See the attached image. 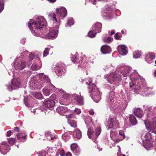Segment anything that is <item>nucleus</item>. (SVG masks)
<instances>
[{"label": "nucleus", "mask_w": 156, "mask_h": 156, "mask_svg": "<svg viewBox=\"0 0 156 156\" xmlns=\"http://www.w3.org/2000/svg\"><path fill=\"white\" fill-rule=\"evenodd\" d=\"M46 23L45 20L43 17H40L32 23L28 22V26L32 33L38 36L44 33H42V31L44 27H45Z\"/></svg>", "instance_id": "1"}, {"label": "nucleus", "mask_w": 156, "mask_h": 156, "mask_svg": "<svg viewBox=\"0 0 156 156\" xmlns=\"http://www.w3.org/2000/svg\"><path fill=\"white\" fill-rule=\"evenodd\" d=\"M82 83L85 82L86 84L89 85V92L90 94L92 93L90 95V97L96 102H98L101 98V93L98 90L96 85L93 83H92V80L91 78L86 79L85 80H82Z\"/></svg>", "instance_id": "2"}, {"label": "nucleus", "mask_w": 156, "mask_h": 156, "mask_svg": "<svg viewBox=\"0 0 156 156\" xmlns=\"http://www.w3.org/2000/svg\"><path fill=\"white\" fill-rule=\"evenodd\" d=\"M121 75L114 73L108 74L105 76V78L107 79L108 82L111 84L114 83L115 85L117 82L121 80Z\"/></svg>", "instance_id": "3"}, {"label": "nucleus", "mask_w": 156, "mask_h": 156, "mask_svg": "<svg viewBox=\"0 0 156 156\" xmlns=\"http://www.w3.org/2000/svg\"><path fill=\"white\" fill-rule=\"evenodd\" d=\"M144 123L147 130L149 132L156 134V124L153 123H151L149 122L147 124V122L144 121Z\"/></svg>", "instance_id": "4"}, {"label": "nucleus", "mask_w": 156, "mask_h": 156, "mask_svg": "<svg viewBox=\"0 0 156 156\" xmlns=\"http://www.w3.org/2000/svg\"><path fill=\"white\" fill-rule=\"evenodd\" d=\"M58 31L55 29L51 30L45 35V37L48 39L55 38L57 36Z\"/></svg>", "instance_id": "5"}, {"label": "nucleus", "mask_w": 156, "mask_h": 156, "mask_svg": "<svg viewBox=\"0 0 156 156\" xmlns=\"http://www.w3.org/2000/svg\"><path fill=\"white\" fill-rule=\"evenodd\" d=\"M56 10L57 15L58 16H61V17H64L66 16L67 15V10L64 7L57 8L56 9Z\"/></svg>", "instance_id": "6"}, {"label": "nucleus", "mask_w": 156, "mask_h": 156, "mask_svg": "<svg viewBox=\"0 0 156 156\" xmlns=\"http://www.w3.org/2000/svg\"><path fill=\"white\" fill-rule=\"evenodd\" d=\"M74 98L78 105H83V98L80 95H75L74 97Z\"/></svg>", "instance_id": "7"}, {"label": "nucleus", "mask_w": 156, "mask_h": 156, "mask_svg": "<svg viewBox=\"0 0 156 156\" xmlns=\"http://www.w3.org/2000/svg\"><path fill=\"white\" fill-rule=\"evenodd\" d=\"M144 80L143 78H140L136 79L134 80L135 88L137 90H139L142 87V83Z\"/></svg>", "instance_id": "8"}, {"label": "nucleus", "mask_w": 156, "mask_h": 156, "mask_svg": "<svg viewBox=\"0 0 156 156\" xmlns=\"http://www.w3.org/2000/svg\"><path fill=\"white\" fill-rule=\"evenodd\" d=\"M102 24L100 22H97L94 24L92 26V29L94 31L97 33L101 31Z\"/></svg>", "instance_id": "9"}, {"label": "nucleus", "mask_w": 156, "mask_h": 156, "mask_svg": "<svg viewBox=\"0 0 156 156\" xmlns=\"http://www.w3.org/2000/svg\"><path fill=\"white\" fill-rule=\"evenodd\" d=\"M20 82L17 80L15 79L12 82V84L10 85L11 89H9V90H12L13 89H16V88H19L20 85Z\"/></svg>", "instance_id": "10"}, {"label": "nucleus", "mask_w": 156, "mask_h": 156, "mask_svg": "<svg viewBox=\"0 0 156 156\" xmlns=\"http://www.w3.org/2000/svg\"><path fill=\"white\" fill-rule=\"evenodd\" d=\"M118 51L121 55H125L127 53V48L125 45L119 46L118 48Z\"/></svg>", "instance_id": "11"}, {"label": "nucleus", "mask_w": 156, "mask_h": 156, "mask_svg": "<svg viewBox=\"0 0 156 156\" xmlns=\"http://www.w3.org/2000/svg\"><path fill=\"white\" fill-rule=\"evenodd\" d=\"M44 104L45 106L48 108H52L55 105V101L51 99L45 100L44 101Z\"/></svg>", "instance_id": "12"}, {"label": "nucleus", "mask_w": 156, "mask_h": 156, "mask_svg": "<svg viewBox=\"0 0 156 156\" xmlns=\"http://www.w3.org/2000/svg\"><path fill=\"white\" fill-rule=\"evenodd\" d=\"M101 51L103 54H106L110 53L111 48L109 46L106 45H104L101 47Z\"/></svg>", "instance_id": "13"}, {"label": "nucleus", "mask_w": 156, "mask_h": 156, "mask_svg": "<svg viewBox=\"0 0 156 156\" xmlns=\"http://www.w3.org/2000/svg\"><path fill=\"white\" fill-rule=\"evenodd\" d=\"M153 142L152 140H146L143 144V146L145 148L148 150L149 148L152 147Z\"/></svg>", "instance_id": "14"}, {"label": "nucleus", "mask_w": 156, "mask_h": 156, "mask_svg": "<svg viewBox=\"0 0 156 156\" xmlns=\"http://www.w3.org/2000/svg\"><path fill=\"white\" fill-rule=\"evenodd\" d=\"M134 113L135 115L138 118H141L143 115V110L139 108L134 111Z\"/></svg>", "instance_id": "15"}, {"label": "nucleus", "mask_w": 156, "mask_h": 156, "mask_svg": "<svg viewBox=\"0 0 156 156\" xmlns=\"http://www.w3.org/2000/svg\"><path fill=\"white\" fill-rule=\"evenodd\" d=\"M129 119L132 125H135L137 123L136 118L133 115H129Z\"/></svg>", "instance_id": "16"}, {"label": "nucleus", "mask_w": 156, "mask_h": 156, "mask_svg": "<svg viewBox=\"0 0 156 156\" xmlns=\"http://www.w3.org/2000/svg\"><path fill=\"white\" fill-rule=\"evenodd\" d=\"M130 68H128L126 69L121 73V74L124 77H126L128 75H130L131 74V72H130Z\"/></svg>", "instance_id": "17"}, {"label": "nucleus", "mask_w": 156, "mask_h": 156, "mask_svg": "<svg viewBox=\"0 0 156 156\" xmlns=\"http://www.w3.org/2000/svg\"><path fill=\"white\" fill-rule=\"evenodd\" d=\"M26 62L23 61L21 62L20 63H19L17 65L18 69L20 70L23 69L26 66Z\"/></svg>", "instance_id": "18"}, {"label": "nucleus", "mask_w": 156, "mask_h": 156, "mask_svg": "<svg viewBox=\"0 0 156 156\" xmlns=\"http://www.w3.org/2000/svg\"><path fill=\"white\" fill-rule=\"evenodd\" d=\"M94 132L93 129L92 128H90L87 131V135L90 139H92V137H94Z\"/></svg>", "instance_id": "19"}, {"label": "nucleus", "mask_w": 156, "mask_h": 156, "mask_svg": "<svg viewBox=\"0 0 156 156\" xmlns=\"http://www.w3.org/2000/svg\"><path fill=\"white\" fill-rule=\"evenodd\" d=\"M68 121L72 127L76 128L77 126V123L75 121L70 119H68Z\"/></svg>", "instance_id": "20"}, {"label": "nucleus", "mask_w": 156, "mask_h": 156, "mask_svg": "<svg viewBox=\"0 0 156 156\" xmlns=\"http://www.w3.org/2000/svg\"><path fill=\"white\" fill-rule=\"evenodd\" d=\"M43 91L45 95L48 96L51 92V90L48 89L44 88L43 90Z\"/></svg>", "instance_id": "21"}, {"label": "nucleus", "mask_w": 156, "mask_h": 156, "mask_svg": "<svg viewBox=\"0 0 156 156\" xmlns=\"http://www.w3.org/2000/svg\"><path fill=\"white\" fill-rule=\"evenodd\" d=\"M7 139L8 143L12 145H14L16 141L15 138H9Z\"/></svg>", "instance_id": "22"}, {"label": "nucleus", "mask_w": 156, "mask_h": 156, "mask_svg": "<svg viewBox=\"0 0 156 156\" xmlns=\"http://www.w3.org/2000/svg\"><path fill=\"white\" fill-rule=\"evenodd\" d=\"M145 140H152L151 134L150 133H147L144 136Z\"/></svg>", "instance_id": "23"}, {"label": "nucleus", "mask_w": 156, "mask_h": 156, "mask_svg": "<svg viewBox=\"0 0 156 156\" xmlns=\"http://www.w3.org/2000/svg\"><path fill=\"white\" fill-rule=\"evenodd\" d=\"M101 132V128L100 127H97L95 130V135L97 138L100 134Z\"/></svg>", "instance_id": "24"}, {"label": "nucleus", "mask_w": 156, "mask_h": 156, "mask_svg": "<svg viewBox=\"0 0 156 156\" xmlns=\"http://www.w3.org/2000/svg\"><path fill=\"white\" fill-rule=\"evenodd\" d=\"M94 30H90L88 34V36L90 37L93 38L95 37L97 33Z\"/></svg>", "instance_id": "25"}, {"label": "nucleus", "mask_w": 156, "mask_h": 156, "mask_svg": "<svg viewBox=\"0 0 156 156\" xmlns=\"http://www.w3.org/2000/svg\"><path fill=\"white\" fill-rule=\"evenodd\" d=\"M50 17V19L52 20L53 21H55V22L57 21V20L56 18V15L55 13H51L49 15Z\"/></svg>", "instance_id": "26"}, {"label": "nucleus", "mask_w": 156, "mask_h": 156, "mask_svg": "<svg viewBox=\"0 0 156 156\" xmlns=\"http://www.w3.org/2000/svg\"><path fill=\"white\" fill-rule=\"evenodd\" d=\"M76 138L78 139H80L81 137L82 134L81 131L79 129H77L76 130Z\"/></svg>", "instance_id": "27"}, {"label": "nucleus", "mask_w": 156, "mask_h": 156, "mask_svg": "<svg viewBox=\"0 0 156 156\" xmlns=\"http://www.w3.org/2000/svg\"><path fill=\"white\" fill-rule=\"evenodd\" d=\"M122 37V35L119 33H116L114 35L115 38L117 40H121V38Z\"/></svg>", "instance_id": "28"}, {"label": "nucleus", "mask_w": 156, "mask_h": 156, "mask_svg": "<svg viewBox=\"0 0 156 156\" xmlns=\"http://www.w3.org/2000/svg\"><path fill=\"white\" fill-rule=\"evenodd\" d=\"M113 39L112 38H111L110 37H105L103 39V41L106 43H110V42L112 40H113Z\"/></svg>", "instance_id": "29"}, {"label": "nucleus", "mask_w": 156, "mask_h": 156, "mask_svg": "<svg viewBox=\"0 0 156 156\" xmlns=\"http://www.w3.org/2000/svg\"><path fill=\"white\" fill-rule=\"evenodd\" d=\"M34 95L35 98L37 99H41L42 98L43 96L40 93L36 92L35 93Z\"/></svg>", "instance_id": "30"}, {"label": "nucleus", "mask_w": 156, "mask_h": 156, "mask_svg": "<svg viewBox=\"0 0 156 156\" xmlns=\"http://www.w3.org/2000/svg\"><path fill=\"white\" fill-rule=\"evenodd\" d=\"M141 52L139 51H135L133 55L134 58H137L140 57L141 55Z\"/></svg>", "instance_id": "31"}, {"label": "nucleus", "mask_w": 156, "mask_h": 156, "mask_svg": "<svg viewBox=\"0 0 156 156\" xmlns=\"http://www.w3.org/2000/svg\"><path fill=\"white\" fill-rule=\"evenodd\" d=\"M73 20L72 18H70L68 20L67 22L66 23L67 26H69L73 25Z\"/></svg>", "instance_id": "32"}, {"label": "nucleus", "mask_w": 156, "mask_h": 156, "mask_svg": "<svg viewBox=\"0 0 156 156\" xmlns=\"http://www.w3.org/2000/svg\"><path fill=\"white\" fill-rule=\"evenodd\" d=\"M119 135L121 136V140H123L125 138V136L124 135V132L122 130H120L119 132Z\"/></svg>", "instance_id": "33"}, {"label": "nucleus", "mask_w": 156, "mask_h": 156, "mask_svg": "<svg viewBox=\"0 0 156 156\" xmlns=\"http://www.w3.org/2000/svg\"><path fill=\"white\" fill-rule=\"evenodd\" d=\"M16 136H17V139H20V138H23L24 139H25L26 136H27V135L24 136L22 135L21 133L16 134Z\"/></svg>", "instance_id": "34"}, {"label": "nucleus", "mask_w": 156, "mask_h": 156, "mask_svg": "<svg viewBox=\"0 0 156 156\" xmlns=\"http://www.w3.org/2000/svg\"><path fill=\"white\" fill-rule=\"evenodd\" d=\"M49 49L48 48H46L45 49L43 53V56L44 57H45L48 55L49 54Z\"/></svg>", "instance_id": "35"}, {"label": "nucleus", "mask_w": 156, "mask_h": 156, "mask_svg": "<svg viewBox=\"0 0 156 156\" xmlns=\"http://www.w3.org/2000/svg\"><path fill=\"white\" fill-rule=\"evenodd\" d=\"M78 147L76 143H73L71 145V148L72 151L75 150Z\"/></svg>", "instance_id": "36"}, {"label": "nucleus", "mask_w": 156, "mask_h": 156, "mask_svg": "<svg viewBox=\"0 0 156 156\" xmlns=\"http://www.w3.org/2000/svg\"><path fill=\"white\" fill-rule=\"evenodd\" d=\"M149 57L151 59H154L155 58V53L153 52L149 53Z\"/></svg>", "instance_id": "37"}, {"label": "nucleus", "mask_w": 156, "mask_h": 156, "mask_svg": "<svg viewBox=\"0 0 156 156\" xmlns=\"http://www.w3.org/2000/svg\"><path fill=\"white\" fill-rule=\"evenodd\" d=\"M31 69L33 70H36L38 69L37 65L35 64H33L31 66Z\"/></svg>", "instance_id": "38"}, {"label": "nucleus", "mask_w": 156, "mask_h": 156, "mask_svg": "<svg viewBox=\"0 0 156 156\" xmlns=\"http://www.w3.org/2000/svg\"><path fill=\"white\" fill-rule=\"evenodd\" d=\"M39 156H46L47 154V152L44 151H42L41 152H38Z\"/></svg>", "instance_id": "39"}, {"label": "nucleus", "mask_w": 156, "mask_h": 156, "mask_svg": "<svg viewBox=\"0 0 156 156\" xmlns=\"http://www.w3.org/2000/svg\"><path fill=\"white\" fill-rule=\"evenodd\" d=\"M4 3L1 2L0 0V13L4 9Z\"/></svg>", "instance_id": "40"}, {"label": "nucleus", "mask_w": 156, "mask_h": 156, "mask_svg": "<svg viewBox=\"0 0 156 156\" xmlns=\"http://www.w3.org/2000/svg\"><path fill=\"white\" fill-rule=\"evenodd\" d=\"M74 115L73 114H70L66 115V117L68 119H71L73 117Z\"/></svg>", "instance_id": "41"}, {"label": "nucleus", "mask_w": 156, "mask_h": 156, "mask_svg": "<svg viewBox=\"0 0 156 156\" xmlns=\"http://www.w3.org/2000/svg\"><path fill=\"white\" fill-rule=\"evenodd\" d=\"M70 96V95L69 94H64L63 95L62 97L64 98L65 99H68L69 98Z\"/></svg>", "instance_id": "42"}, {"label": "nucleus", "mask_w": 156, "mask_h": 156, "mask_svg": "<svg viewBox=\"0 0 156 156\" xmlns=\"http://www.w3.org/2000/svg\"><path fill=\"white\" fill-rule=\"evenodd\" d=\"M2 145H5V147L4 148V149H7V148H8L9 147V145L6 142H2Z\"/></svg>", "instance_id": "43"}, {"label": "nucleus", "mask_w": 156, "mask_h": 156, "mask_svg": "<svg viewBox=\"0 0 156 156\" xmlns=\"http://www.w3.org/2000/svg\"><path fill=\"white\" fill-rule=\"evenodd\" d=\"M60 155L61 156H65L66 154L64 150H62L60 151Z\"/></svg>", "instance_id": "44"}, {"label": "nucleus", "mask_w": 156, "mask_h": 156, "mask_svg": "<svg viewBox=\"0 0 156 156\" xmlns=\"http://www.w3.org/2000/svg\"><path fill=\"white\" fill-rule=\"evenodd\" d=\"M29 58H30V60H33L34 59V58H35V56H34V55L33 54L31 53L30 55Z\"/></svg>", "instance_id": "45"}, {"label": "nucleus", "mask_w": 156, "mask_h": 156, "mask_svg": "<svg viewBox=\"0 0 156 156\" xmlns=\"http://www.w3.org/2000/svg\"><path fill=\"white\" fill-rule=\"evenodd\" d=\"M63 109V108L62 107H58L56 109V110L57 111H62Z\"/></svg>", "instance_id": "46"}, {"label": "nucleus", "mask_w": 156, "mask_h": 156, "mask_svg": "<svg viewBox=\"0 0 156 156\" xmlns=\"http://www.w3.org/2000/svg\"><path fill=\"white\" fill-rule=\"evenodd\" d=\"M75 112H77V114H79L81 113V111L80 109H78L77 108H76L74 110Z\"/></svg>", "instance_id": "47"}, {"label": "nucleus", "mask_w": 156, "mask_h": 156, "mask_svg": "<svg viewBox=\"0 0 156 156\" xmlns=\"http://www.w3.org/2000/svg\"><path fill=\"white\" fill-rule=\"evenodd\" d=\"M12 132L11 130H9L7 132V136H10L11 135Z\"/></svg>", "instance_id": "48"}, {"label": "nucleus", "mask_w": 156, "mask_h": 156, "mask_svg": "<svg viewBox=\"0 0 156 156\" xmlns=\"http://www.w3.org/2000/svg\"><path fill=\"white\" fill-rule=\"evenodd\" d=\"M129 84H130V87H133V86H135L134 81V82L132 81L131 83H130Z\"/></svg>", "instance_id": "49"}, {"label": "nucleus", "mask_w": 156, "mask_h": 156, "mask_svg": "<svg viewBox=\"0 0 156 156\" xmlns=\"http://www.w3.org/2000/svg\"><path fill=\"white\" fill-rule=\"evenodd\" d=\"M76 57H75L72 58V61L74 63H76L77 62L76 61Z\"/></svg>", "instance_id": "50"}, {"label": "nucleus", "mask_w": 156, "mask_h": 156, "mask_svg": "<svg viewBox=\"0 0 156 156\" xmlns=\"http://www.w3.org/2000/svg\"><path fill=\"white\" fill-rule=\"evenodd\" d=\"M72 154L69 152H67L66 154V156H72Z\"/></svg>", "instance_id": "51"}, {"label": "nucleus", "mask_w": 156, "mask_h": 156, "mask_svg": "<svg viewBox=\"0 0 156 156\" xmlns=\"http://www.w3.org/2000/svg\"><path fill=\"white\" fill-rule=\"evenodd\" d=\"M14 130L15 131H16L18 132H19L20 131V128L19 127H15L14 128Z\"/></svg>", "instance_id": "52"}, {"label": "nucleus", "mask_w": 156, "mask_h": 156, "mask_svg": "<svg viewBox=\"0 0 156 156\" xmlns=\"http://www.w3.org/2000/svg\"><path fill=\"white\" fill-rule=\"evenodd\" d=\"M89 114L90 115H93L94 114V112L92 110L89 111Z\"/></svg>", "instance_id": "53"}, {"label": "nucleus", "mask_w": 156, "mask_h": 156, "mask_svg": "<svg viewBox=\"0 0 156 156\" xmlns=\"http://www.w3.org/2000/svg\"><path fill=\"white\" fill-rule=\"evenodd\" d=\"M153 123L156 124V116L153 119Z\"/></svg>", "instance_id": "54"}, {"label": "nucleus", "mask_w": 156, "mask_h": 156, "mask_svg": "<svg viewBox=\"0 0 156 156\" xmlns=\"http://www.w3.org/2000/svg\"><path fill=\"white\" fill-rule=\"evenodd\" d=\"M53 3L56 2V0H47Z\"/></svg>", "instance_id": "55"}, {"label": "nucleus", "mask_w": 156, "mask_h": 156, "mask_svg": "<svg viewBox=\"0 0 156 156\" xmlns=\"http://www.w3.org/2000/svg\"><path fill=\"white\" fill-rule=\"evenodd\" d=\"M151 109V107H149L147 108V109L148 111H150Z\"/></svg>", "instance_id": "56"}, {"label": "nucleus", "mask_w": 156, "mask_h": 156, "mask_svg": "<svg viewBox=\"0 0 156 156\" xmlns=\"http://www.w3.org/2000/svg\"><path fill=\"white\" fill-rule=\"evenodd\" d=\"M97 1L96 0H94V1L93 2V4L95 5L96 4Z\"/></svg>", "instance_id": "57"}, {"label": "nucleus", "mask_w": 156, "mask_h": 156, "mask_svg": "<svg viewBox=\"0 0 156 156\" xmlns=\"http://www.w3.org/2000/svg\"><path fill=\"white\" fill-rule=\"evenodd\" d=\"M115 32L114 31H112L111 32V34H110V35H112L114 34H115Z\"/></svg>", "instance_id": "58"}, {"label": "nucleus", "mask_w": 156, "mask_h": 156, "mask_svg": "<svg viewBox=\"0 0 156 156\" xmlns=\"http://www.w3.org/2000/svg\"><path fill=\"white\" fill-rule=\"evenodd\" d=\"M121 32L122 34H124L125 33L124 31L123 30H122L121 31Z\"/></svg>", "instance_id": "59"}, {"label": "nucleus", "mask_w": 156, "mask_h": 156, "mask_svg": "<svg viewBox=\"0 0 156 156\" xmlns=\"http://www.w3.org/2000/svg\"><path fill=\"white\" fill-rule=\"evenodd\" d=\"M58 73H60L61 72H62L61 70H60V69H59L58 70Z\"/></svg>", "instance_id": "60"}, {"label": "nucleus", "mask_w": 156, "mask_h": 156, "mask_svg": "<svg viewBox=\"0 0 156 156\" xmlns=\"http://www.w3.org/2000/svg\"><path fill=\"white\" fill-rule=\"evenodd\" d=\"M2 147V146H0V152H1L2 153V151L1 150Z\"/></svg>", "instance_id": "61"}, {"label": "nucleus", "mask_w": 156, "mask_h": 156, "mask_svg": "<svg viewBox=\"0 0 156 156\" xmlns=\"http://www.w3.org/2000/svg\"><path fill=\"white\" fill-rule=\"evenodd\" d=\"M117 147L118 148H119V150H118V151H120V147H119V146H118H118H117Z\"/></svg>", "instance_id": "62"}, {"label": "nucleus", "mask_w": 156, "mask_h": 156, "mask_svg": "<svg viewBox=\"0 0 156 156\" xmlns=\"http://www.w3.org/2000/svg\"><path fill=\"white\" fill-rule=\"evenodd\" d=\"M154 76H156V70L155 71L154 73Z\"/></svg>", "instance_id": "63"}, {"label": "nucleus", "mask_w": 156, "mask_h": 156, "mask_svg": "<svg viewBox=\"0 0 156 156\" xmlns=\"http://www.w3.org/2000/svg\"><path fill=\"white\" fill-rule=\"evenodd\" d=\"M25 105H26L27 106H28V105H27V102H25Z\"/></svg>", "instance_id": "64"}]
</instances>
